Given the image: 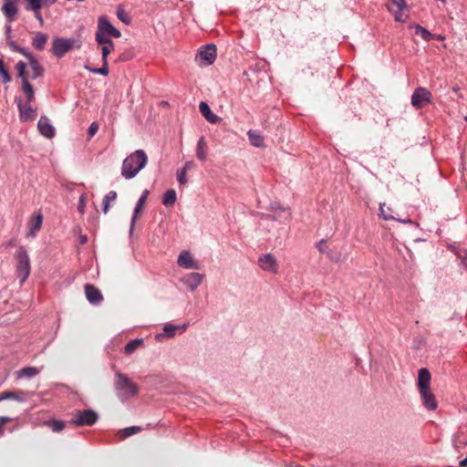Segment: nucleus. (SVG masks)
I'll use <instances>...</instances> for the list:
<instances>
[{"mask_svg":"<svg viewBox=\"0 0 467 467\" xmlns=\"http://www.w3.org/2000/svg\"><path fill=\"white\" fill-rule=\"evenodd\" d=\"M148 157L144 150H137L124 159L121 167V175L130 180L134 178L147 164Z\"/></svg>","mask_w":467,"mask_h":467,"instance_id":"f257e3e1","label":"nucleus"},{"mask_svg":"<svg viewBox=\"0 0 467 467\" xmlns=\"http://www.w3.org/2000/svg\"><path fill=\"white\" fill-rule=\"evenodd\" d=\"M114 388L117 396L121 400L135 397L138 394V385L133 382L127 375L117 371L114 379Z\"/></svg>","mask_w":467,"mask_h":467,"instance_id":"f03ea898","label":"nucleus"},{"mask_svg":"<svg viewBox=\"0 0 467 467\" xmlns=\"http://www.w3.org/2000/svg\"><path fill=\"white\" fill-rule=\"evenodd\" d=\"M16 260V274L20 284H24L30 275L31 265L27 251L25 246H19L14 254Z\"/></svg>","mask_w":467,"mask_h":467,"instance_id":"7ed1b4c3","label":"nucleus"},{"mask_svg":"<svg viewBox=\"0 0 467 467\" xmlns=\"http://www.w3.org/2000/svg\"><path fill=\"white\" fill-rule=\"evenodd\" d=\"M81 42L75 38L55 37L52 41L51 52L58 58L64 57L74 48H80Z\"/></svg>","mask_w":467,"mask_h":467,"instance_id":"20e7f679","label":"nucleus"},{"mask_svg":"<svg viewBox=\"0 0 467 467\" xmlns=\"http://www.w3.org/2000/svg\"><path fill=\"white\" fill-rule=\"evenodd\" d=\"M10 48L17 53L22 54L28 60V65L32 70L31 78L36 79L44 75L45 69L43 66L39 63V61L36 58V57L29 52L26 48L21 47L16 44V42L10 43Z\"/></svg>","mask_w":467,"mask_h":467,"instance_id":"39448f33","label":"nucleus"},{"mask_svg":"<svg viewBox=\"0 0 467 467\" xmlns=\"http://www.w3.org/2000/svg\"><path fill=\"white\" fill-rule=\"evenodd\" d=\"M99 420V415L93 410H77L75 417L68 421L77 426H93Z\"/></svg>","mask_w":467,"mask_h":467,"instance_id":"423d86ee","label":"nucleus"},{"mask_svg":"<svg viewBox=\"0 0 467 467\" xmlns=\"http://www.w3.org/2000/svg\"><path fill=\"white\" fill-rule=\"evenodd\" d=\"M410 102L413 108L420 109L431 102V93L426 88H416L411 95Z\"/></svg>","mask_w":467,"mask_h":467,"instance_id":"0eeeda50","label":"nucleus"},{"mask_svg":"<svg viewBox=\"0 0 467 467\" xmlns=\"http://www.w3.org/2000/svg\"><path fill=\"white\" fill-rule=\"evenodd\" d=\"M96 34H100L102 36H110L116 38L121 36L120 31L115 28L106 16H100L99 18L98 31Z\"/></svg>","mask_w":467,"mask_h":467,"instance_id":"6e6552de","label":"nucleus"},{"mask_svg":"<svg viewBox=\"0 0 467 467\" xmlns=\"http://www.w3.org/2000/svg\"><path fill=\"white\" fill-rule=\"evenodd\" d=\"M19 2L20 0H4L1 10L8 23H12L17 19V5Z\"/></svg>","mask_w":467,"mask_h":467,"instance_id":"1a4fd4ad","label":"nucleus"},{"mask_svg":"<svg viewBox=\"0 0 467 467\" xmlns=\"http://www.w3.org/2000/svg\"><path fill=\"white\" fill-rule=\"evenodd\" d=\"M16 102L22 121H32L36 118V110L30 106V103H23L22 99L19 98L16 99Z\"/></svg>","mask_w":467,"mask_h":467,"instance_id":"9d476101","label":"nucleus"},{"mask_svg":"<svg viewBox=\"0 0 467 467\" xmlns=\"http://www.w3.org/2000/svg\"><path fill=\"white\" fill-rule=\"evenodd\" d=\"M198 57L205 65H212L216 58V47L213 44H208L202 47L198 53Z\"/></svg>","mask_w":467,"mask_h":467,"instance_id":"9b49d317","label":"nucleus"},{"mask_svg":"<svg viewBox=\"0 0 467 467\" xmlns=\"http://www.w3.org/2000/svg\"><path fill=\"white\" fill-rule=\"evenodd\" d=\"M259 266L264 270L270 273H277L278 271V264L276 258L272 254H265L259 257L258 259Z\"/></svg>","mask_w":467,"mask_h":467,"instance_id":"f8f14e48","label":"nucleus"},{"mask_svg":"<svg viewBox=\"0 0 467 467\" xmlns=\"http://www.w3.org/2000/svg\"><path fill=\"white\" fill-rule=\"evenodd\" d=\"M32 392L25 390H6L0 392V401L5 400H13L17 402L23 403L31 396Z\"/></svg>","mask_w":467,"mask_h":467,"instance_id":"ddd939ff","label":"nucleus"},{"mask_svg":"<svg viewBox=\"0 0 467 467\" xmlns=\"http://www.w3.org/2000/svg\"><path fill=\"white\" fill-rule=\"evenodd\" d=\"M423 406L429 410H435L438 407L435 396L430 389L419 390Z\"/></svg>","mask_w":467,"mask_h":467,"instance_id":"4468645a","label":"nucleus"},{"mask_svg":"<svg viewBox=\"0 0 467 467\" xmlns=\"http://www.w3.org/2000/svg\"><path fill=\"white\" fill-rule=\"evenodd\" d=\"M204 275L200 273H190L182 277L181 281L191 290L194 291L201 285Z\"/></svg>","mask_w":467,"mask_h":467,"instance_id":"2eb2a0df","label":"nucleus"},{"mask_svg":"<svg viewBox=\"0 0 467 467\" xmlns=\"http://www.w3.org/2000/svg\"><path fill=\"white\" fill-rule=\"evenodd\" d=\"M84 289L86 297L90 304L98 306L102 302L103 296L95 285L87 284Z\"/></svg>","mask_w":467,"mask_h":467,"instance_id":"dca6fc26","label":"nucleus"},{"mask_svg":"<svg viewBox=\"0 0 467 467\" xmlns=\"http://www.w3.org/2000/svg\"><path fill=\"white\" fill-rule=\"evenodd\" d=\"M178 265L186 269H199V264L192 258L190 252L183 251L180 254L177 261Z\"/></svg>","mask_w":467,"mask_h":467,"instance_id":"f3484780","label":"nucleus"},{"mask_svg":"<svg viewBox=\"0 0 467 467\" xmlns=\"http://www.w3.org/2000/svg\"><path fill=\"white\" fill-rule=\"evenodd\" d=\"M37 128L39 132L46 138L51 139L55 136V129L49 123V119L46 116L40 117L37 123Z\"/></svg>","mask_w":467,"mask_h":467,"instance_id":"a211bd4d","label":"nucleus"},{"mask_svg":"<svg viewBox=\"0 0 467 467\" xmlns=\"http://www.w3.org/2000/svg\"><path fill=\"white\" fill-rule=\"evenodd\" d=\"M149 193H150V192L148 190H144L142 194L140 195L139 201L137 202V204L135 206V209H134V212H133V215H132V218H131V222H130V233L134 229V225H135L136 220H137L138 216L140 215V212L142 211V209H143V207L145 205V202L147 201Z\"/></svg>","mask_w":467,"mask_h":467,"instance_id":"6ab92c4d","label":"nucleus"},{"mask_svg":"<svg viewBox=\"0 0 467 467\" xmlns=\"http://www.w3.org/2000/svg\"><path fill=\"white\" fill-rule=\"evenodd\" d=\"M431 375L428 368H421L418 371V389H430Z\"/></svg>","mask_w":467,"mask_h":467,"instance_id":"aec40b11","label":"nucleus"},{"mask_svg":"<svg viewBox=\"0 0 467 467\" xmlns=\"http://www.w3.org/2000/svg\"><path fill=\"white\" fill-rule=\"evenodd\" d=\"M199 109L204 119L212 124H216L222 119L211 110L209 105L204 101L200 103Z\"/></svg>","mask_w":467,"mask_h":467,"instance_id":"412c9836","label":"nucleus"},{"mask_svg":"<svg viewBox=\"0 0 467 467\" xmlns=\"http://www.w3.org/2000/svg\"><path fill=\"white\" fill-rule=\"evenodd\" d=\"M108 56H109V49L105 47L103 49V56L101 57L102 58V67L93 68L88 65H85V68L92 73L108 76L109 75Z\"/></svg>","mask_w":467,"mask_h":467,"instance_id":"4be33fe9","label":"nucleus"},{"mask_svg":"<svg viewBox=\"0 0 467 467\" xmlns=\"http://www.w3.org/2000/svg\"><path fill=\"white\" fill-rule=\"evenodd\" d=\"M43 222V215L39 213L36 216L29 222V230L27 236H35L36 234L40 230Z\"/></svg>","mask_w":467,"mask_h":467,"instance_id":"5701e85b","label":"nucleus"},{"mask_svg":"<svg viewBox=\"0 0 467 467\" xmlns=\"http://www.w3.org/2000/svg\"><path fill=\"white\" fill-rule=\"evenodd\" d=\"M247 136H248L250 143L253 146H254L256 148H262L265 146L264 137L261 135V133L258 130H249L247 132Z\"/></svg>","mask_w":467,"mask_h":467,"instance_id":"b1692460","label":"nucleus"},{"mask_svg":"<svg viewBox=\"0 0 467 467\" xmlns=\"http://www.w3.org/2000/svg\"><path fill=\"white\" fill-rule=\"evenodd\" d=\"M47 35L44 33H37L36 36L32 40V46L36 50H43L45 48V46L47 42Z\"/></svg>","mask_w":467,"mask_h":467,"instance_id":"393cba45","label":"nucleus"},{"mask_svg":"<svg viewBox=\"0 0 467 467\" xmlns=\"http://www.w3.org/2000/svg\"><path fill=\"white\" fill-rule=\"evenodd\" d=\"M206 147L207 144L204 137H201L196 146V156L202 161H204L207 159Z\"/></svg>","mask_w":467,"mask_h":467,"instance_id":"a878e982","label":"nucleus"},{"mask_svg":"<svg viewBox=\"0 0 467 467\" xmlns=\"http://www.w3.org/2000/svg\"><path fill=\"white\" fill-rule=\"evenodd\" d=\"M39 373V370L35 367H26L16 371L18 378H26L31 379L36 376Z\"/></svg>","mask_w":467,"mask_h":467,"instance_id":"bb28decb","label":"nucleus"},{"mask_svg":"<svg viewBox=\"0 0 467 467\" xmlns=\"http://www.w3.org/2000/svg\"><path fill=\"white\" fill-rule=\"evenodd\" d=\"M95 38L99 44L103 45L101 48L102 52L105 47L109 49V54L114 49V44L108 36H102L100 34H96Z\"/></svg>","mask_w":467,"mask_h":467,"instance_id":"cd10ccee","label":"nucleus"},{"mask_svg":"<svg viewBox=\"0 0 467 467\" xmlns=\"http://www.w3.org/2000/svg\"><path fill=\"white\" fill-rule=\"evenodd\" d=\"M44 424L51 429L54 432H60L63 431L66 427V422L63 420H46Z\"/></svg>","mask_w":467,"mask_h":467,"instance_id":"c85d7f7f","label":"nucleus"},{"mask_svg":"<svg viewBox=\"0 0 467 467\" xmlns=\"http://www.w3.org/2000/svg\"><path fill=\"white\" fill-rule=\"evenodd\" d=\"M22 90L26 93L28 103L34 101L35 92L33 89V86L29 82V79H24V81L22 82Z\"/></svg>","mask_w":467,"mask_h":467,"instance_id":"c756f323","label":"nucleus"},{"mask_svg":"<svg viewBox=\"0 0 467 467\" xmlns=\"http://www.w3.org/2000/svg\"><path fill=\"white\" fill-rule=\"evenodd\" d=\"M143 344V339L136 338L130 340L124 348V353L126 355L132 354L138 348Z\"/></svg>","mask_w":467,"mask_h":467,"instance_id":"7c9ffc66","label":"nucleus"},{"mask_svg":"<svg viewBox=\"0 0 467 467\" xmlns=\"http://www.w3.org/2000/svg\"><path fill=\"white\" fill-rule=\"evenodd\" d=\"M411 27H413L415 29V34L420 35V36L425 41H430L431 39H432L434 37L433 34H431L428 29H426L425 27H423L420 25H413V26H411Z\"/></svg>","mask_w":467,"mask_h":467,"instance_id":"2f4dec72","label":"nucleus"},{"mask_svg":"<svg viewBox=\"0 0 467 467\" xmlns=\"http://www.w3.org/2000/svg\"><path fill=\"white\" fill-rule=\"evenodd\" d=\"M176 202V192L173 189L168 190L163 197H162V203L165 206H172Z\"/></svg>","mask_w":467,"mask_h":467,"instance_id":"473e14b6","label":"nucleus"},{"mask_svg":"<svg viewBox=\"0 0 467 467\" xmlns=\"http://www.w3.org/2000/svg\"><path fill=\"white\" fill-rule=\"evenodd\" d=\"M26 11L37 12L43 7L41 0H25Z\"/></svg>","mask_w":467,"mask_h":467,"instance_id":"72a5a7b5","label":"nucleus"},{"mask_svg":"<svg viewBox=\"0 0 467 467\" xmlns=\"http://www.w3.org/2000/svg\"><path fill=\"white\" fill-rule=\"evenodd\" d=\"M141 431V428L139 426H131L125 428L119 431V438L126 439L133 434L139 433Z\"/></svg>","mask_w":467,"mask_h":467,"instance_id":"f704fd0d","label":"nucleus"},{"mask_svg":"<svg viewBox=\"0 0 467 467\" xmlns=\"http://www.w3.org/2000/svg\"><path fill=\"white\" fill-rule=\"evenodd\" d=\"M393 5L398 7V12L394 15L396 21H403L400 12L407 8V4L405 0H390Z\"/></svg>","mask_w":467,"mask_h":467,"instance_id":"c9c22d12","label":"nucleus"},{"mask_svg":"<svg viewBox=\"0 0 467 467\" xmlns=\"http://www.w3.org/2000/svg\"><path fill=\"white\" fill-rule=\"evenodd\" d=\"M15 68L17 72V77L22 80V82L24 79H28V77L26 74V63L20 60L16 64Z\"/></svg>","mask_w":467,"mask_h":467,"instance_id":"e433bc0d","label":"nucleus"},{"mask_svg":"<svg viewBox=\"0 0 467 467\" xmlns=\"http://www.w3.org/2000/svg\"><path fill=\"white\" fill-rule=\"evenodd\" d=\"M0 76L2 77L4 83H8L12 80L10 74L5 67V64L2 58H0Z\"/></svg>","mask_w":467,"mask_h":467,"instance_id":"4c0bfd02","label":"nucleus"},{"mask_svg":"<svg viewBox=\"0 0 467 467\" xmlns=\"http://www.w3.org/2000/svg\"><path fill=\"white\" fill-rule=\"evenodd\" d=\"M178 329V327L172 324H165L163 327V331L165 332V336L167 337H172L175 335V331Z\"/></svg>","mask_w":467,"mask_h":467,"instance_id":"58836bf2","label":"nucleus"},{"mask_svg":"<svg viewBox=\"0 0 467 467\" xmlns=\"http://www.w3.org/2000/svg\"><path fill=\"white\" fill-rule=\"evenodd\" d=\"M117 16L124 24H126V25H130V18L127 16V15L125 14L124 10L121 9L120 7H119L118 10H117Z\"/></svg>","mask_w":467,"mask_h":467,"instance_id":"ea45409f","label":"nucleus"},{"mask_svg":"<svg viewBox=\"0 0 467 467\" xmlns=\"http://www.w3.org/2000/svg\"><path fill=\"white\" fill-rule=\"evenodd\" d=\"M177 180L181 185H185L188 183V180L186 177V172L184 171H177Z\"/></svg>","mask_w":467,"mask_h":467,"instance_id":"a19ab883","label":"nucleus"},{"mask_svg":"<svg viewBox=\"0 0 467 467\" xmlns=\"http://www.w3.org/2000/svg\"><path fill=\"white\" fill-rule=\"evenodd\" d=\"M12 27L10 25H6L5 27V34L7 41V45L10 47L11 42H15L11 37Z\"/></svg>","mask_w":467,"mask_h":467,"instance_id":"79ce46f5","label":"nucleus"},{"mask_svg":"<svg viewBox=\"0 0 467 467\" xmlns=\"http://www.w3.org/2000/svg\"><path fill=\"white\" fill-rule=\"evenodd\" d=\"M85 197L84 195H82L80 198H79V202H78V209L80 213H84L85 212Z\"/></svg>","mask_w":467,"mask_h":467,"instance_id":"37998d69","label":"nucleus"},{"mask_svg":"<svg viewBox=\"0 0 467 467\" xmlns=\"http://www.w3.org/2000/svg\"><path fill=\"white\" fill-rule=\"evenodd\" d=\"M117 198V192L115 191H110L103 200L107 202L115 201Z\"/></svg>","mask_w":467,"mask_h":467,"instance_id":"c03bdc74","label":"nucleus"},{"mask_svg":"<svg viewBox=\"0 0 467 467\" xmlns=\"http://www.w3.org/2000/svg\"><path fill=\"white\" fill-rule=\"evenodd\" d=\"M194 168V162L192 161H188L184 163L183 167L182 168V171H184L187 172L190 170H192Z\"/></svg>","mask_w":467,"mask_h":467,"instance_id":"a18cd8bd","label":"nucleus"},{"mask_svg":"<svg viewBox=\"0 0 467 467\" xmlns=\"http://www.w3.org/2000/svg\"><path fill=\"white\" fill-rule=\"evenodd\" d=\"M99 130V126L96 122L91 123V125L88 128V134L89 136H93Z\"/></svg>","mask_w":467,"mask_h":467,"instance_id":"49530a36","label":"nucleus"},{"mask_svg":"<svg viewBox=\"0 0 467 467\" xmlns=\"http://www.w3.org/2000/svg\"><path fill=\"white\" fill-rule=\"evenodd\" d=\"M3 245L5 248L13 247V246L16 245V239H11V240L7 241L6 243L3 244Z\"/></svg>","mask_w":467,"mask_h":467,"instance_id":"de8ad7c7","label":"nucleus"},{"mask_svg":"<svg viewBox=\"0 0 467 467\" xmlns=\"http://www.w3.org/2000/svg\"><path fill=\"white\" fill-rule=\"evenodd\" d=\"M379 211H380V215L382 216V218L384 220H394L395 219L391 215L384 214V210H383L382 206H380Z\"/></svg>","mask_w":467,"mask_h":467,"instance_id":"09e8293b","label":"nucleus"},{"mask_svg":"<svg viewBox=\"0 0 467 467\" xmlns=\"http://www.w3.org/2000/svg\"><path fill=\"white\" fill-rule=\"evenodd\" d=\"M12 419L6 416L0 417V426H4L5 423L9 422Z\"/></svg>","mask_w":467,"mask_h":467,"instance_id":"8fccbe9b","label":"nucleus"},{"mask_svg":"<svg viewBox=\"0 0 467 467\" xmlns=\"http://www.w3.org/2000/svg\"><path fill=\"white\" fill-rule=\"evenodd\" d=\"M57 0H41L42 6H50L55 4Z\"/></svg>","mask_w":467,"mask_h":467,"instance_id":"3c124183","label":"nucleus"},{"mask_svg":"<svg viewBox=\"0 0 467 467\" xmlns=\"http://www.w3.org/2000/svg\"><path fill=\"white\" fill-rule=\"evenodd\" d=\"M109 202H107L105 200H103V203H102V211L104 213H107L109 212Z\"/></svg>","mask_w":467,"mask_h":467,"instance_id":"603ef678","label":"nucleus"},{"mask_svg":"<svg viewBox=\"0 0 467 467\" xmlns=\"http://www.w3.org/2000/svg\"><path fill=\"white\" fill-rule=\"evenodd\" d=\"M34 14H35V17L38 20L39 24L41 26H43L44 20H43V17H42L41 14H40V11L34 12Z\"/></svg>","mask_w":467,"mask_h":467,"instance_id":"864d4df0","label":"nucleus"},{"mask_svg":"<svg viewBox=\"0 0 467 467\" xmlns=\"http://www.w3.org/2000/svg\"><path fill=\"white\" fill-rule=\"evenodd\" d=\"M324 244H325V241L324 240H321L318 244H317V249L320 253H325V247H324Z\"/></svg>","mask_w":467,"mask_h":467,"instance_id":"5fc2aeb1","label":"nucleus"},{"mask_svg":"<svg viewBox=\"0 0 467 467\" xmlns=\"http://www.w3.org/2000/svg\"><path fill=\"white\" fill-rule=\"evenodd\" d=\"M461 467H466L467 466V456L460 462Z\"/></svg>","mask_w":467,"mask_h":467,"instance_id":"6e6d98bb","label":"nucleus"},{"mask_svg":"<svg viewBox=\"0 0 467 467\" xmlns=\"http://www.w3.org/2000/svg\"><path fill=\"white\" fill-rule=\"evenodd\" d=\"M399 221L403 223H412L410 219H404V220H400L399 219Z\"/></svg>","mask_w":467,"mask_h":467,"instance_id":"4d7b16f0","label":"nucleus"},{"mask_svg":"<svg viewBox=\"0 0 467 467\" xmlns=\"http://www.w3.org/2000/svg\"><path fill=\"white\" fill-rule=\"evenodd\" d=\"M433 38H436V39H439V40L444 39V37L441 35H434Z\"/></svg>","mask_w":467,"mask_h":467,"instance_id":"13d9d810","label":"nucleus"},{"mask_svg":"<svg viewBox=\"0 0 467 467\" xmlns=\"http://www.w3.org/2000/svg\"><path fill=\"white\" fill-rule=\"evenodd\" d=\"M164 337V335H163V334H158V335H156V339H157V340H161V337Z\"/></svg>","mask_w":467,"mask_h":467,"instance_id":"bf43d9fd","label":"nucleus"},{"mask_svg":"<svg viewBox=\"0 0 467 467\" xmlns=\"http://www.w3.org/2000/svg\"><path fill=\"white\" fill-rule=\"evenodd\" d=\"M87 242V236H81V244H85Z\"/></svg>","mask_w":467,"mask_h":467,"instance_id":"052dcab7","label":"nucleus"},{"mask_svg":"<svg viewBox=\"0 0 467 467\" xmlns=\"http://www.w3.org/2000/svg\"><path fill=\"white\" fill-rule=\"evenodd\" d=\"M4 435L3 426H0V437Z\"/></svg>","mask_w":467,"mask_h":467,"instance_id":"680f3d73","label":"nucleus"},{"mask_svg":"<svg viewBox=\"0 0 467 467\" xmlns=\"http://www.w3.org/2000/svg\"><path fill=\"white\" fill-rule=\"evenodd\" d=\"M182 328L184 330L186 328V325H183Z\"/></svg>","mask_w":467,"mask_h":467,"instance_id":"e2e57ef3","label":"nucleus"},{"mask_svg":"<svg viewBox=\"0 0 467 467\" xmlns=\"http://www.w3.org/2000/svg\"><path fill=\"white\" fill-rule=\"evenodd\" d=\"M465 121L467 122V117L464 118Z\"/></svg>","mask_w":467,"mask_h":467,"instance_id":"0e129e2a","label":"nucleus"}]
</instances>
